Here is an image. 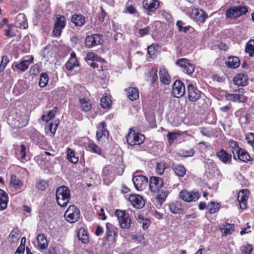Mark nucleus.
<instances>
[{"instance_id": "nucleus-16", "label": "nucleus", "mask_w": 254, "mask_h": 254, "mask_svg": "<svg viewBox=\"0 0 254 254\" xmlns=\"http://www.w3.org/2000/svg\"><path fill=\"white\" fill-rule=\"evenodd\" d=\"M107 125L105 122H102L98 127L96 131V138L98 141H102L103 139H108L109 131L106 128Z\"/></svg>"}, {"instance_id": "nucleus-45", "label": "nucleus", "mask_w": 254, "mask_h": 254, "mask_svg": "<svg viewBox=\"0 0 254 254\" xmlns=\"http://www.w3.org/2000/svg\"><path fill=\"white\" fill-rule=\"evenodd\" d=\"M19 239V234L17 228L13 229L10 232L8 236V241L10 243H15Z\"/></svg>"}, {"instance_id": "nucleus-38", "label": "nucleus", "mask_w": 254, "mask_h": 254, "mask_svg": "<svg viewBox=\"0 0 254 254\" xmlns=\"http://www.w3.org/2000/svg\"><path fill=\"white\" fill-rule=\"evenodd\" d=\"M37 239L40 249L41 250L46 249L48 247V243L44 235L39 234L37 235Z\"/></svg>"}, {"instance_id": "nucleus-24", "label": "nucleus", "mask_w": 254, "mask_h": 254, "mask_svg": "<svg viewBox=\"0 0 254 254\" xmlns=\"http://www.w3.org/2000/svg\"><path fill=\"white\" fill-rule=\"evenodd\" d=\"M59 123L60 120L58 119L55 120L54 123H50L48 127L45 128L46 134L50 136H53Z\"/></svg>"}, {"instance_id": "nucleus-1", "label": "nucleus", "mask_w": 254, "mask_h": 254, "mask_svg": "<svg viewBox=\"0 0 254 254\" xmlns=\"http://www.w3.org/2000/svg\"><path fill=\"white\" fill-rule=\"evenodd\" d=\"M56 196L58 204L62 207H65L70 199V190L64 186L60 187L56 190Z\"/></svg>"}, {"instance_id": "nucleus-19", "label": "nucleus", "mask_w": 254, "mask_h": 254, "mask_svg": "<svg viewBox=\"0 0 254 254\" xmlns=\"http://www.w3.org/2000/svg\"><path fill=\"white\" fill-rule=\"evenodd\" d=\"M142 4L145 9L154 11L158 8L159 3L156 0H143Z\"/></svg>"}, {"instance_id": "nucleus-42", "label": "nucleus", "mask_w": 254, "mask_h": 254, "mask_svg": "<svg viewBox=\"0 0 254 254\" xmlns=\"http://www.w3.org/2000/svg\"><path fill=\"white\" fill-rule=\"evenodd\" d=\"M50 7V3L46 0H41L38 2L37 11L39 13L47 11Z\"/></svg>"}, {"instance_id": "nucleus-6", "label": "nucleus", "mask_w": 254, "mask_h": 254, "mask_svg": "<svg viewBox=\"0 0 254 254\" xmlns=\"http://www.w3.org/2000/svg\"><path fill=\"white\" fill-rule=\"evenodd\" d=\"M176 64L182 68V70L184 72L188 74H191L194 71L195 65L191 64L186 59L182 58L178 60L176 62Z\"/></svg>"}, {"instance_id": "nucleus-11", "label": "nucleus", "mask_w": 254, "mask_h": 254, "mask_svg": "<svg viewBox=\"0 0 254 254\" xmlns=\"http://www.w3.org/2000/svg\"><path fill=\"white\" fill-rule=\"evenodd\" d=\"M188 96L190 102H196L201 97V92L193 85L190 84L188 85Z\"/></svg>"}, {"instance_id": "nucleus-8", "label": "nucleus", "mask_w": 254, "mask_h": 254, "mask_svg": "<svg viewBox=\"0 0 254 254\" xmlns=\"http://www.w3.org/2000/svg\"><path fill=\"white\" fill-rule=\"evenodd\" d=\"M66 25V20L64 16L60 14L57 15V19L54 24L53 34L55 36H59L61 34L62 30Z\"/></svg>"}, {"instance_id": "nucleus-20", "label": "nucleus", "mask_w": 254, "mask_h": 254, "mask_svg": "<svg viewBox=\"0 0 254 254\" xmlns=\"http://www.w3.org/2000/svg\"><path fill=\"white\" fill-rule=\"evenodd\" d=\"M234 84L239 86H246L248 84V77L246 74L239 73L233 79Z\"/></svg>"}, {"instance_id": "nucleus-54", "label": "nucleus", "mask_w": 254, "mask_h": 254, "mask_svg": "<svg viewBox=\"0 0 254 254\" xmlns=\"http://www.w3.org/2000/svg\"><path fill=\"white\" fill-rule=\"evenodd\" d=\"M48 183L45 180H41L37 182L36 187L39 190H44L48 187Z\"/></svg>"}, {"instance_id": "nucleus-47", "label": "nucleus", "mask_w": 254, "mask_h": 254, "mask_svg": "<svg viewBox=\"0 0 254 254\" xmlns=\"http://www.w3.org/2000/svg\"><path fill=\"white\" fill-rule=\"evenodd\" d=\"M111 104L112 101L110 97L106 95L101 98L100 105L103 108H109L111 107Z\"/></svg>"}, {"instance_id": "nucleus-50", "label": "nucleus", "mask_w": 254, "mask_h": 254, "mask_svg": "<svg viewBox=\"0 0 254 254\" xmlns=\"http://www.w3.org/2000/svg\"><path fill=\"white\" fill-rule=\"evenodd\" d=\"M200 132L203 135L210 138L213 136L214 134L213 130L210 127H201Z\"/></svg>"}, {"instance_id": "nucleus-3", "label": "nucleus", "mask_w": 254, "mask_h": 254, "mask_svg": "<svg viewBox=\"0 0 254 254\" xmlns=\"http://www.w3.org/2000/svg\"><path fill=\"white\" fill-rule=\"evenodd\" d=\"M126 139L128 145L130 146L129 148L132 149L134 146L142 144L145 139V137L142 134L136 133L134 131H132L130 130L127 135Z\"/></svg>"}, {"instance_id": "nucleus-7", "label": "nucleus", "mask_w": 254, "mask_h": 254, "mask_svg": "<svg viewBox=\"0 0 254 254\" xmlns=\"http://www.w3.org/2000/svg\"><path fill=\"white\" fill-rule=\"evenodd\" d=\"M132 180L135 188L138 191L145 189L148 184V179L144 175H136L132 178Z\"/></svg>"}, {"instance_id": "nucleus-60", "label": "nucleus", "mask_w": 254, "mask_h": 254, "mask_svg": "<svg viewBox=\"0 0 254 254\" xmlns=\"http://www.w3.org/2000/svg\"><path fill=\"white\" fill-rule=\"evenodd\" d=\"M12 27L13 26L12 25H8L7 29L4 30V35L7 37L10 38L15 35V34L12 31Z\"/></svg>"}, {"instance_id": "nucleus-61", "label": "nucleus", "mask_w": 254, "mask_h": 254, "mask_svg": "<svg viewBox=\"0 0 254 254\" xmlns=\"http://www.w3.org/2000/svg\"><path fill=\"white\" fill-rule=\"evenodd\" d=\"M30 72L31 74L36 75L40 72V67L38 64H35L32 65L30 69Z\"/></svg>"}, {"instance_id": "nucleus-37", "label": "nucleus", "mask_w": 254, "mask_h": 254, "mask_svg": "<svg viewBox=\"0 0 254 254\" xmlns=\"http://www.w3.org/2000/svg\"><path fill=\"white\" fill-rule=\"evenodd\" d=\"M58 111V108L56 107H54L52 110L43 115L42 117V120L46 121V122H48L51 120L54 119L55 117V114L57 113Z\"/></svg>"}, {"instance_id": "nucleus-46", "label": "nucleus", "mask_w": 254, "mask_h": 254, "mask_svg": "<svg viewBox=\"0 0 254 254\" xmlns=\"http://www.w3.org/2000/svg\"><path fill=\"white\" fill-rule=\"evenodd\" d=\"M157 72V70L155 68H151L148 71V77L152 84L155 83L158 80Z\"/></svg>"}, {"instance_id": "nucleus-29", "label": "nucleus", "mask_w": 254, "mask_h": 254, "mask_svg": "<svg viewBox=\"0 0 254 254\" xmlns=\"http://www.w3.org/2000/svg\"><path fill=\"white\" fill-rule=\"evenodd\" d=\"M86 149L89 151L99 155L101 154L102 153V150L100 147L98 146L92 141H90L88 142L86 146Z\"/></svg>"}, {"instance_id": "nucleus-17", "label": "nucleus", "mask_w": 254, "mask_h": 254, "mask_svg": "<svg viewBox=\"0 0 254 254\" xmlns=\"http://www.w3.org/2000/svg\"><path fill=\"white\" fill-rule=\"evenodd\" d=\"M191 16L196 20L201 23L205 22L208 17L207 14L203 10L197 8L193 9L191 11Z\"/></svg>"}, {"instance_id": "nucleus-62", "label": "nucleus", "mask_w": 254, "mask_h": 254, "mask_svg": "<svg viewBox=\"0 0 254 254\" xmlns=\"http://www.w3.org/2000/svg\"><path fill=\"white\" fill-rule=\"evenodd\" d=\"M247 142L254 149V133L249 132L246 136Z\"/></svg>"}, {"instance_id": "nucleus-4", "label": "nucleus", "mask_w": 254, "mask_h": 254, "mask_svg": "<svg viewBox=\"0 0 254 254\" xmlns=\"http://www.w3.org/2000/svg\"><path fill=\"white\" fill-rule=\"evenodd\" d=\"M80 215L79 209L73 205H70L64 214L65 220L70 223L77 222L80 218Z\"/></svg>"}, {"instance_id": "nucleus-33", "label": "nucleus", "mask_w": 254, "mask_h": 254, "mask_svg": "<svg viewBox=\"0 0 254 254\" xmlns=\"http://www.w3.org/2000/svg\"><path fill=\"white\" fill-rule=\"evenodd\" d=\"M240 60L239 59L235 56L230 57L227 61L226 62V64L227 66L230 68H236L238 67L240 65Z\"/></svg>"}, {"instance_id": "nucleus-64", "label": "nucleus", "mask_w": 254, "mask_h": 254, "mask_svg": "<svg viewBox=\"0 0 254 254\" xmlns=\"http://www.w3.org/2000/svg\"><path fill=\"white\" fill-rule=\"evenodd\" d=\"M226 97L228 100L238 102V94H227L226 95Z\"/></svg>"}, {"instance_id": "nucleus-57", "label": "nucleus", "mask_w": 254, "mask_h": 254, "mask_svg": "<svg viewBox=\"0 0 254 254\" xmlns=\"http://www.w3.org/2000/svg\"><path fill=\"white\" fill-rule=\"evenodd\" d=\"M138 222L142 223L144 230L147 229L150 225V221L148 219H144L140 215L138 216Z\"/></svg>"}, {"instance_id": "nucleus-41", "label": "nucleus", "mask_w": 254, "mask_h": 254, "mask_svg": "<svg viewBox=\"0 0 254 254\" xmlns=\"http://www.w3.org/2000/svg\"><path fill=\"white\" fill-rule=\"evenodd\" d=\"M71 20L77 26H81L85 23V18L81 15L74 14L72 15Z\"/></svg>"}, {"instance_id": "nucleus-5", "label": "nucleus", "mask_w": 254, "mask_h": 254, "mask_svg": "<svg viewBox=\"0 0 254 254\" xmlns=\"http://www.w3.org/2000/svg\"><path fill=\"white\" fill-rule=\"evenodd\" d=\"M248 11V8L245 6H232L226 11V15L227 18H236L246 14Z\"/></svg>"}, {"instance_id": "nucleus-44", "label": "nucleus", "mask_w": 254, "mask_h": 254, "mask_svg": "<svg viewBox=\"0 0 254 254\" xmlns=\"http://www.w3.org/2000/svg\"><path fill=\"white\" fill-rule=\"evenodd\" d=\"M67 158L73 164L77 163L78 161V158L75 156L73 150L69 148H67Z\"/></svg>"}, {"instance_id": "nucleus-18", "label": "nucleus", "mask_w": 254, "mask_h": 254, "mask_svg": "<svg viewBox=\"0 0 254 254\" xmlns=\"http://www.w3.org/2000/svg\"><path fill=\"white\" fill-rule=\"evenodd\" d=\"M216 156L224 164H229L231 163L232 159L231 154H229L223 149H221L216 153Z\"/></svg>"}, {"instance_id": "nucleus-36", "label": "nucleus", "mask_w": 254, "mask_h": 254, "mask_svg": "<svg viewBox=\"0 0 254 254\" xmlns=\"http://www.w3.org/2000/svg\"><path fill=\"white\" fill-rule=\"evenodd\" d=\"M32 62V60H23L18 64H15L14 67L21 71H25L28 68L29 64Z\"/></svg>"}, {"instance_id": "nucleus-31", "label": "nucleus", "mask_w": 254, "mask_h": 254, "mask_svg": "<svg viewBox=\"0 0 254 254\" xmlns=\"http://www.w3.org/2000/svg\"><path fill=\"white\" fill-rule=\"evenodd\" d=\"M81 110L83 112H88L92 108V104L89 99L85 98L79 99Z\"/></svg>"}, {"instance_id": "nucleus-25", "label": "nucleus", "mask_w": 254, "mask_h": 254, "mask_svg": "<svg viewBox=\"0 0 254 254\" xmlns=\"http://www.w3.org/2000/svg\"><path fill=\"white\" fill-rule=\"evenodd\" d=\"M106 239L107 241H112L116 235V228L111 223L106 224Z\"/></svg>"}, {"instance_id": "nucleus-51", "label": "nucleus", "mask_w": 254, "mask_h": 254, "mask_svg": "<svg viewBox=\"0 0 254 254\" xmlns=\"http://www.w3.org/2000/svg\"><path fill=\"white\" fill-rule=\"evenodd\" d=\"M209 206L210 208H209L208 212L210 214H213L219 210L220 205L218 203L211 202Z\"/></svg>"}, {"instance_id": "nucleus-12", "label": "nucleus", "mask_w": 254, "mask_h": 254, "mask_svg": "<svg viewBox=\"0 0 254 254\" xmlns=\"http://www.w3.org/2000/svg\"><path fill=\"white\" fill-rule=\"evenodd\" d=\"M101 35L92 34L86 37L85 44L86 47L91 48L96 45L101 44Z\"/></svg>"}, {"instance_id": "nucleus-14", "label": "nucleus", "mask_w": 254, "mask_h": 254, "mask_svg": "<svg viewBox=\"0 0 254 254\" xmlns=\"http://www.w3.org/2000/svg\"><path fill=\"white\" fill-rule=\"evenodd\" d=\"M128 199L133 206L136 208L140 209L144 206V200L140 195L135 194H130Z\"/></svg>"}, {"instance_id": "nucleus-49", "label": "nucleus", "mask_w": 254, "mask_h": 254, "mask_svg": "<svg viewBox=\"0 0 254 254\" xmlns=\"http://www.w3.org/2000/svg\"><path fill=\"white\" fill-rule=\"evenodd\" d=\"M49 81V76L46 73H42L40 75L39 85L41 87H45Z\"/></svg>"}, {"instance_id": "nucleus-58", "label": "nucleus", "mask_w": 254, "mask_h": 254, "mask_svg": "<svg viewBox=\"0 0 254 254\" xmlns=\"http://www.w3.org/2000/svg\"><path fill=\"white\" fill-rule=\"evenodd\" d=\"M252 250V247L250 244H247L241 247V251L243 254H251Z\"/></svg>"}, {"instance_id": "nucleus-59", "label": "nucleus", "mask_w": 254, "mask_h": 254, "mask_svg": "<svg viewBox=\"0 0 254 254\" xmlns=\"http://www.w3.org/2000/svg\"><path fill=\"white\" fill-rule=\"evenodd\" d=\"M243 89H240L239 90V94H238V102L242 103H246L247 101L248 97L243 95L242 94L244 93Z\"/></svg>"}, {"instance_id": "nucleus-21", "label": "nucleus", "mask_w": 254, "mask_h": 254, "mask_svg": "<svg viewBox=\"0 0 254 254\" xmlns=\"http://www.w3.org/2000/svg\"><path fill=\"white\" fill-rule=\"evenodd\" d=\"M125 91L128 98L130 101H133L138 99L139 91L137 88L129 86L127 88Z\"/></svg>"}, {"instance_id": "nucleus-9", "label": "nucleus", "mask_w": 254, "mask_h": 254, "mask_svg": "<svg viewBox=\"0 0 254 254\" xmlns=\"http://www.w3.org/2000/svg\"><path fill=\"white\" fill-rule=\"evenodd\" d=\"M185 87L184 83L181 80H176L173 84L172 95L176 98H181L185 94Z\"/></svg>"}, {"instance_id": "nucleus-30", "label": "nucleus", "mask_w": 254, "mask_h": 254, "mask_svg": "<svg viewBox=\"0 0 254 254\" xmlns=\"http://www.w3.org/2000/svg\"><path fill=\"white\" fill-rule=\"evenodd\" d=\"M77 237L78 239L84 244H86L89 241L88 233L84 228H81L79 229Z\"/></svg>"}, {"instance_id": "nucleus-35", "label": "nucleus", "mask_w": 254, "mask_h": 254, "mask_svg": "<svg viewBox=\"0 0 254 254\" xmlns=\"http://www.w3.org/2000/svg\"><path fill=\"white\" fill-rule=\"evenodd\" d=\"M237 159H240L243 162H246L251 160L249 153L244 149L241 148L236 154Z\"/></svg>"}, {"instance_id": "nucleus-27", "label": "nucleus", "mask_w": 254, "mask_h": 254, "mask_svg": "<svg viewBox=\"0 0 254 254\" xmlns=\"http://www.w3.org/2000/svg\"><path fill=\"white\" fill-rule=\"evenodd\" d=\"M169 209L174 214H180L183 211V208L180 202L173 201L169 204Z\"/></svg>"}, {"instance_id": "nucleus-22", "label": "nucleus", "mask_w": 254, "mask_h": 254, "mask_svg": "<svg viewBox=\"0 0 254 254\" xmlns=\"http://www.w3.org/2000/svg\"><path fill=\"white\" fill-rule=\"evenodd\" d=\"M16 26L20 29H26L28 27V23L25 15L23 13L19 14L16 19Z\"/></svg>"}, {"instance_id": "nucleus-23", "label": "nucleus", "mask_w": 254, "mask_h": 254, "mask_svg": "<svg viewBox=\"0 0 254 254\" xmlns=\"http://www.w3.org/2000/svg\"><path fill=\"white\" fill-rule=\"evenodd\" d=\"M159 76L160 81L164 84L168 85L170 83L171 80V77L165 68H160Z\"/></svg>"}, {"instance_id": "nucleus-28", "label": "nucleus", "mask_w": 254, "mask_h": 254, "mask_svg": "<svg viewBox=\"0 0 254 254\" xmlns=\"http://www.w3.org/2000/svg\"><path fill=\"white\" fill-rule=\"evenodd\" d=\"M8 201L7 194L2 189H0V210L6 208Z\"/></svg>"}, {"instance_id": "nucleus-10", "label": "nucleus", "mask_w": 254, "mask_h": 254, "mask_svg": "<svg viewBox=\"0 0 254 254\" xmlns=\"http://www.w3.org/2000/svg\"><path fill=\"white\" fill-rule=\"evenodd\" d=\"M200 194L197 191H188L183 190L180 191L179 196L184 201L186 202H191L197 200L200 197Z\"/></svg>"}, {"instance_id": "nucleus-53", "label": "nucleus", "mask_w": 254, "mask_h": 254, "mask_svg": "<svg viewBox=\"0 0 254 254\" xmlns=\"http://www.w3.org/2000/svg\"><path fill=\"white\" fill-rule=\"evenodd\" d=\"M9 62V60L7 56H3L2 57L0 64V72H2L5 69Z\"/></svg>"}, {"instance_id": "nucleus-40", "label": "nucleus", "mask_w": 254, "mask_h": 254, "mask_svg": "<svg viewBox=\"0 0 254 254\" xmlns=\"http://www.w3.org/2000/svg\"><path fill=\"white\" fill-rule=\"evenodd\" d=\"M229 144V147L233 154L234 158L237 160L236 154L241 148L239 146L238 143L234 140H230Z\"/></svg>"}, {"instance_id": "nucleus-39", "label": "nucleus", "mask_w": 254, "mask_h": 254, "mask_svg": "<svg viewBox=\"0 0 254 254\" xmlns=\"http://www.w3.org/2000/svg\"><path fill=\"white\" fill-rule=\"evenodd\" d=\"M221 229L223 235L226 236L233 233L234 231L235 225L234 224L226 223Z\"/></svg>"}, {"instance_id": "nucleus-56", "label": "nucleus", "mask_w": 254, "mask_h": 254, "mask_svg": "<svg viewBox=\"0 0 254 254\" xmlns=\"http://www.w3.org/2000/svg\"><path fill=\"white\" fill-rule=\"evenodd\" d=\"M177 26H178V28L179 30L180 31L184 32L186 33L187 31H188L190 28V26H184L185 25V23L183 22L181 20L178 21L177 22Z\"/></svg>"}, {"instance_id": "nucleus-13", "label": "nucleus", "mask_w": 254, "mask_h": 254, "mask_svg": "<svg viewBox=\"0 0 254 254\" xmlns=\"http://www.w3.org/2000/svg\"><path fill=\"white\" fill-rule=\"evenodd\" d=\"M164 184L162 179L158 177H151L149 180V188L151 192H157Z\"/></svg>"}, {"instance_id": "nucleus-34", "label": "nucleus", "mask_w": 254, "mask_h": 254, "mask_svg": "<svg viewBox=\"0 0 254 254\" xmlns=\"http://www.w3.org/2000/svg\"><path fill=\"white\" fill-rule=\"evenodd\" d=\"M172 167L175 174L179 177H184L186 174V170L183 165L173 164Z\"/></svg>"}, {"instance_id": "nucleus-2", "label": "nucleus", "mask_w": 254, "mask_h": 254, "mask_svg": "<svg viewBox=\"0 0 254 254\" xmlns=\"http://www.w3.org/2000/svg\"><path fill=\"white\" fill-rule=\"evenodd\" d=\"M120 226L123 229H129L132 224L129 214L125 210L117 209L115 212Z\"/></svg>"}, {"instance_id": "nucleus-52", "label": "nucleus", "mask_w": 254, "mask_h": 254, "mask_svg": "<svg viewBox=\"0 0 254 254\" xmlns=\"http://www.w3.org/2000/svg\"><path fill=\"white\" fill-rule=\"evenodd\" d=\"M180 136V134L177 132H169L167 134V138L170 144H172Z\"/></svg>"}, {"instance_id": "nucleus-43", "label": "nucleus", "mask_w": 254, "mask_h": 254, "mask_svg": "<svg viewBox=\"0 0 254 254\" xmlns=\"http://www.w3.org/2000/svg\"><path fill=\"white\" fill-rule=\"evenodd\" d=\"M245 52L249 54L250 57H253L254 54V39H251L246 45Z\"/></svg>"}, {"instance_id": "nucleus-63", "label": "nucleus", "mask_w": 254, "mask_h": 254, "mask_svg": "<svg viewBox=\"0 0 254 254\" xmlns=\"http://www.w3.org/2000/svg\"><path fill=\"white\" fill-rule=\"evenodd\" d=\"M194 149L191 148L188 150L182 151L181 155L184 157H191L194 155Z\"/></svg>"}, {"instance_id": "nucleus-15", "label": "nucleus", "mask_w": 254, "mask_h": 254, "mask_svg": "<svg viewBox=\"0 0 254 254\" xmlns=\"http://www.w3.org/2000/svg\"><path fill=\"white\" fill-rule=\"evenodd\" d=\"M249 191L245 189L240 191L238 194L237 199L241 209H245L247 206V200L249 198Z\"/></svg>"}, {"instance_id": "nucleus-55", "label": "nucleus", "mask_w": 254, "mask_h": 254, "mask_svg": "<svg viewBox=\"0 0 254 254\" xmlns=\"http://www.w3.org/2000/svg\"><path fill=\"white\" fill-rule=\"evenodd\" d=\"M159 49V46L157 45L153 44L148 47L147 51L148 54L150 56H154L156 54L157 50Z\"/></svg>"}, {"instance_id": "nucleus-48", "label": "nucleus", "mask_w": 254, "mask_h": 254, "mask_svg": "<svg viewBox=\"0 0 254 254\" xmlns=\"http://www.w3.org/2000/svg\"><path fill=\"white\" fill-rule=\"evenodd\" d=\"M79 65L77 59L69 58L65 64L66 68L68 70H71L74 67Z\"/></svg>"}, {"instance_id": "nucleus-26", "label": "nucleus", "mask_w": 254, "mask_h": 254, "mask_svg": "<svg viewBox=\"0 0 254 254\" xmlns=\"http://www.w3.org/2000/svg\"><path fill=\"white\" fill-rule=\"evenodd\" d=\"M170 192L168 190H162L157 194L155 197L156 200L157 205L161 206L162 204L166 201Z\"/></svg>"}, {"instance_id": "nucleus-32", "label": "nucleus", "mask_w": 254, "mask_h": 254, "mask_svg": "<svg viewBox=\"0 0 254 254\" xmlns=\"http://www.w3.org/2000/svg\"><path fill=\"white\" fill-rule=\"evenodd\" d=\"M10 185L17 190H19L22 186L23 182L17 178L16 175H12L10 178Z\"/></svg>"}]
</instances>
